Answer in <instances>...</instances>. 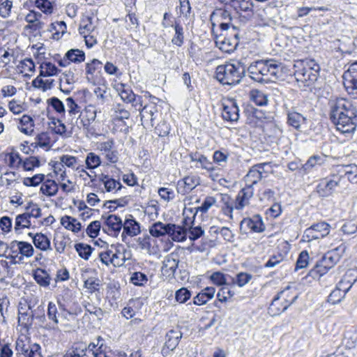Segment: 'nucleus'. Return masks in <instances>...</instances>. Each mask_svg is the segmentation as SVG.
<instances>
[{
  "mask_svg": "<svg viewBox=\"0 0 357 357\" xmlns=\"http://www.w3.org/2000/svg\"><path fill=\"white\" fill-rule=\"evenodd\" d=\"M356 109L352 102L343 98L336 97V132L349 137L356 130Z\"/></svg>",
  "mask_w": 357,
  "mask_h": 357,
  "instance_id": "f257e3e1",
  "label": "nucleus"
},
{
  "mask_svg": "<svg viewBox=\"0 0 357 357\" xmlns=\"http://www.w3.org/2000/svg\"><path fill=\"white\" fill-rule=\"evenodd\" d=\"M245 73V60L240 59L219 65L215 69V78L223 85L235 86L241 82Z\"/></svg>",
  "mask_w": 357,
  "mask_h": 357,
  "instance_id": "f03ea898",
  "label": "nucleus"
},
{
  "mask_svg": "<svg viewBox=\"0 0 357 357\" xmlns=\"http://www.w3.org/2000/svg\"><path fill=\"white\" fill-rule=\"evenodd\" d=\"M294 69L296 80L303 86H310L317 81L320 68L313 60H299L295 62Z\"/></svg>",
  "mask_w": 357,
  "mask_h": 357,
  "instance_id": "7ed1b4c3",
  "label": "nucleus"
},
{
  "mask_svg": "<svg viewBox=\"0 0 357 357\" xmlns=\"http://www.w3.org/2000/svg\"><path fill=\"white\" fill-rule=\"evenodd\" d=\"M351 261L345 259L343 265L338 267V274L344 273L338 284L336 285V291L338 290L343 293L342 297L345 296L352 285L357 281V268H351Z\"/></svg>",
  "mask_w": 357,
  "mask_h": 357,
  "instance_id": "20e7f679",
  "label": "nucleus"
},
{
  "mask_svg": "<svg viewBox=\"0 0 357 357\" xmlns=\"http://www.w3.org/2000/svg\"><path fill=\"white\" fill-rule=\"evenodd\" d=\"M259 68L264 83H267L272 78L278 79L282 72L281 63L273 59L259 60Z\"/></svg>",
  "mask_w": 357,
  "mask_h": 357,
  "instance_id": "39448f33",
  "label": "nucleus"
},
{
  "mask_svg": "<svg viewBox=\"0 0 357 357\" xmlns=\"http://www.w3.org/2000/svg\"><path fill=\"white\" fill-rule=\"evenodd\" d=\"M211 22V32L213 34L217 33L215 27L218 26L220 29L228 28L233 23V17L231 13L225 8H218L213 11L210 15Z\"/></svg>",
  "mask_w": 357,
  "mask_h": 357,
  "instance_id": "423d86ee",
  "label": "nucleus"
},
{
  "mask_svg": "<svg viewBox=\"0 0 357 357\" xmlns=\"http://www.w3.org/2000/svg\"><path fill=\"white\" fill-rule=\"evenodd\" d=\"M342 79L347 92L357 98V61L349 64L342 75Z\"/></svg>",
  "mask_w": 357,
  "mask_h": 357,
  "instance_id": "0eeeda50",
  "label": "nucleus"
},
{
  "mask_svg": "<svg viewBox=\"0 0 357 357\" xmlns=\"http://www.w3.org/2000/svg\"><path fill=\"white\" fill-rule=\"evenodd\" d=\"M286 293V290H282L279 291L273 298L270 306L268 307V311L271 316H277L282 314L283 312L287 310V308L291 305L297 300L298 296L295 295L291 301L285 298V302H280V300Z\"/></svg>",
  "mask_w": 357,
  "mask_h": 357,
  "instance_id": "6e6552de",
  "label": "nucleus"
},
{
  "mask_svg": "<svg viewBox=\"0 0 357 357\" xmlns=\"http://www.w3.org/2000/svg\"><path fill=\"white\" fill-rule=\"evenodd\" d=\"M334 253L333 251H329L326 253L319 261L314 267L310 270L309 275L313 278H319L326 274L329 269L332 268L334 266Z\"/></svg>",
  "mask_w": 357,
  "mask_h": 357,
  "instance_id": "1a4fd4ad",
  "label": "nucleus"
},
{
  "mask_svg": "<svg viewBox=\"0 0 357 357\" xmlns=\"http://www.w3.org/2000/svg\"><path fill=\"white\" fill-rule=\"evenodd\" d=\"M102 219L104 220L102 230L114 237H117L122 229L123 221L121 218L114 214L102 215Z\"/></svg>",
  "mask_w": 357,
  "mask_h": 357,
  "instance_id": "9d476101",
  "label": "nucleus"
},
{
  "mask_svg": "<svg viewBox=\"0 0 357 357\" xmlns=\"http://www.w3.org/2000/svg\"><path fill=\"white\" fill-rule=\"evenodd\" d=\"M329 228L330 225L325 222L314 224L305 230L303 237L307 241L324 238L329 234Z\"/></svg>",
  "mask_w": 357,
  "mask_h": 357,
  "instance_id": "9b49d317",
  "label": "nucleus"
},
{
  "mask_svg": "<svg viewBox=\"0 0 357 357\" xmlns=\"http://www.w3.org/2000/svg\"><path fill=\"white\" fill-rule=\"evenodd\" d=\"M240 227L245 232L261 233L265 230V225L260 215H254L251 218H243L241 222Z\"/></svg>",
  "mask_w": 357,
  "mask_h": 357,
  "instance_id": "f8f14e48",
  "label": "nucleus"
},
{
  "mask_svg": "<svg viewBox=\"0 0 357 357\" xmlns=\"http://www.w3.org/2000/svg\"><path fill=\"white\" fill-rule=\"evenodd\" d=\"M182 337V333L178 330H170L165 336V342L162 348L161 354L164 357L170 355L178 346Z\"/></svg>",
  "mask_w": 357,
  "mask_h": 357,
  "instance_id": "ddd939ff",
  "label": "nucleus"
},
{
  "mask_svg": "<svg viewBox=\"0 0 357 357\" xmlns=\"http://www.w3.org/2000/svg\"><path fill=\"white\" fill-rule=\"evenodd\" d=\"M85 53L79 49H70L68 50L63 59L57 60V63L61 67H67L71 63H80L85 60Z\"/></svg>",
  "mask_w": 357,
  "mask_h": 357,
  "instance_id": "4468645a",
  "label": "nucleus"
},
{
  "mask_svg": "<svg viewBox=\"0 0 357 357\" xmlns=\"http://www.w3.org/2000/svg\"><path fill=\"white\" fill-rule=\"evenodd\" d=\"M222 116L224 120L236 122L239 119V108L234 99H228L222 103Z\"/></svg>",
  "mask_w": 357,
  "mask_h": 357,
  "instance_id": "2eb2a0df",
  "label": "nucleus"
},
{
  "mask_svg": "<svg viewBox=\"0 0 357 357\" xmlns=\"http://www.w3.org/2000/svg\"><path fill=\"white\" fill-rule=\"evenodd\" d=\"M123 229L121 234V238L123 241H126L127 236H135L140 234V224L136 221L132 215H129L123 222Z\"/></svg>",
  "mask_w": 357,
  "mask_h": 357,
  "instance_id": "dca6fc26",
  "label": "nucleus"
},
{
  "mask_svg": "<svg viewBox=\"0 0 357 357\" xmlns=\"http://www.w3.org/2000/svg\"><path fill=\"white\" fill-rule=\"evenodd\" d=\"M214 36L215 44L220 50L226 53L233 52L239 43V40L231 37H218V33L213 34Z\"/></svg>",
  "mask_w": 357,
  "mask_h": 357,
  "instance_id": "f3484780",
  "label": "nucleus"
},
{
  "mask_svg": "<svg viewBox=\"0 0 357 357\" xmlns=\"http://www.w3.org/2000/svg\"><path fill=\"white\" fill-rule=\"evenodd\" d=\"M220 2L233 8L236 13L244 12L249 15L253 14L254 4L252 0H225Z\"/></svg>",
  "mask_w": 357,
  "mask_h": 357,
  "instance_id": "a211bd4d",
  "label": "nucleus"
},
{
  "mask_svg": "<svg viewBox=\"0 0 357 357\" xmlns=\"http://www.w3.org/2000/svg\"><path fill=\"white\" fill-rule=\"evenodd\" d=\"M254 188L250 185H247L241 189L236 196L235 202V208L237 210L243 209L245 206L250 204V199L253 197Z\"/></svg>",
  "mask_w": 357,
  "mask_h": 357,
  "instance_id": "6ab92c4d",
  "label": "nucleus"
},
{
  "mask_svg": "<svg viewBox=\"0 0 357 357\" xmlns=\"http://www.w3.org/2000/svg\"><path fill=\"white\" fill-rule=\"evenodd\" d=\"M100 184H102L106 192H114L120 190L123 185L119 180H116L107 174H100L98 176Z\"/></svg>",
  "mask_w": 357,
  "mask_h": 357,
  "instance_id": "aec40b11",
  "label": "nucleus"
},
{
  "mask_svg": "<svg viewBox=\"0 0 357 357\" xmlns=\"http://www.w3.org/2000/svg\"><path fill=\"white\" fill-rule=\"evenodd\" d=\"M140 112V117L144 126H153L154 115L157 112V107L155 105H145Z\"/></svg>",
  "mask_w": 357,
  "mask_h": 357,
  "instance_id": "412c9836",
  "label": "nucleus"
},
{
  "mask_svg": "<svg viewBox=\"0 0 357 357\" xmlns=\"http://www.w3.org/2000/svg\"><path fill=\"white\" fill-rule=\"evenodd\" d=\"M199 184V179L195 176H188L178 182V192L185 195L192 190Z\"/></svg>",
  "mask_w": 357,
  "mask_h": 357,
  "instance_id": "4be33fe9",
  "label": "nucleus"
},
{
  "mask_svg": "<svg viewBox=\"0 0 357 357\" xmlns=\"http://www.w3.org/2000/svg\"><path fill=\"white\" fill-rule=\"evenodd\" d=\"M189 157L191 162H196L199 165H196V167H201L208 172H213L215 170V167L213 163L206 157L198 151L191 152L189 154Z\"/></svg>",
  "mask_w": 357,
  "mask_h": 357,
  "instance_id": "5701e85b",
  "label": "nucleus"
},
{
  "mask_svg": "<svg viewBox=\"0 0 357 357\" xmlns=\"http://www.w3.org/2000/svg\"><path fill=\"white\" fill-rule=\"evenodd\" d=\"M114 145L113 139L107 140L100 144V150L105 155L107 160L112 163H116L119 159L117 151L113 150Z\"/></svg>",
  "mask_w": 357,
  "mask_h": 357,
  "instance_id": "b1692460",
  "label": "nucleus"
},
{
  "mask_svg": "<svg viewBox=\"0 0 357 357\" xmlns=\"http://www.w3.org/2000/svg\"><path fill=\"white\" fill-rule=\"evenodd\" d=\"M178 259H177V255L171 254L165 257L163 266L162 271L165 273L167 274L169 277L174 276L176 269L178 267Z\"/></svg>",
  "mask_w": 357,
  "mask_h": 357,
  "instance_id": "393cba45",
  "label": "nucleus"
},
{
  "mask_svg": "<svg viewBox=\"0 0 357 357\" xmlns=\"http://www.w3.org/2000/svg\"><path fill=\"white\" fill-rule=\"evenodd\" d=\"M172 223L164 224L162 222H156L149 227V233L154 237H160L169 234Z\"/></svg>",
  "mask_w": 357,
  "mask_h": 357,
  "instance_id": "a878e982",
  "label": "nucleus"
},
{
  "mask_svg": "<svg viewBox=\"0 0 357 357\" xmlns=\"http://www.w3.org/2000/svg\"><path fill=\"white\" fill-rule=\"evenodd\" d=\"M261 168L260 165H254L250 169L245 176L247 185L253 187L255 184H257L263 178L260 172Z\"/></svg>",
  "mask_w": 357,
  "mask_h": 357,
  "instance_id": "bb28decb",
  "label": "nucleus"
},
{
  "mask_svg": "<svg viewBox=\"0 0 357 357\" xmlns=\"http://www.w3.org/2000/svg\"><path fill=\"white\" fill-rule=\"evenodd\" d=\"M215 289L213 287H208L199 292L193 300V303L197 305H202L211 300L215 294Z\"/></svg>",
  "mask_w": 357,
  "mask_h": 357,
  "instance_id": "cd10ccee",
  "label": "nucleus"
},
{
  "mask_svg": "<svg viewBox=\"0 0 357 357\" xmlns=\"http://www.w3.org/2000/svg\"><path fill=\"white\" fill-rule=\"evenodd\" d=\"M0 158H3L8 166L10 168H17L22 165V160L17 151L10 153H2L0 154Z\"/></svg>",
  "mask_w": 357,
  "mask_h": 357,
  "instance_id": "c85d7f7f",
  "label": "nucleus"
},
{
  "mask_svg": "<svg viewBox=\"0 0 357 357\" xmlns=\"http://www.w3.org/2000/svg\"><path fill=\"white\" fill-rule=\"evenodd\" d=\"M169 236L174 241L182 242L186 240L188 229L175 224L171 225Z\"/></svg>",
  "mask_w": 357,
  "mask_h": 357,
  "instance_id": "c756f323",
  "label": "nucleus"
},
{
  "mask_svg": "<svg viewBox=\"0 0 357 357\" xmlns=\"http://www.w3.org/2000/svg\"><path fill=\"white\" fill-rule=\"evenodd\" d=\"M61 224L66 229L74 233H78L82 229V225L76 218L70 215H64L61 219Z\"/></svg>",
  "mask_w": 357,
  "mask_h": 357,
  "instance_id": "7c9ffc66",
  "label": "nucleus"
},
{
  "mask_svg": "<svg viewBox=\"0 0 357 357\" xmlns=\"http://www.w3.org/2000/svg\"><path fill=\"white\" fill-rule=\"evenodd\" d=\"M58 190L59 187L57 183L51 179L44 180L40 188V192L47 197L56 195Z\"/></svg>",
  "mask_w": 357,
  "mask_h": 357,
  "instance_id": "2f4dec72",
  "label": "nucleus"
},
{
  "mask_svg": "<svg viewBox=\"0 0 357 357\" xmlns=\"http://www.w3.org/2000/svg\"><path fill=\"white\" fill-rule=\"evenodd\" d=\"M173 28L174 29L175 33L172 38V43L177 47H181L184 43V30L180 20L174 21Z\"/></svg>",
  "mask_w": 357,
  "mask_h": 357,
  "instance_id": "473e14b6",
  "label": "nucleus"
},
{
  "mask_svg": "<svg viewBox=\"0 0 357 357\" xmlns=\"http://www.w3.org/2000/svg\"><path fill=\"white\" fill-rule=\"evenodd\" d=\"M96 340L98 348L94 353V357H112V350L105 344V340L101 336H98Z\"/></svg>",
  "mask_w": 357,
  "mask_h": 357,
  "instance_id": "72a5a7b5",
  "label": "nucleus"
},
{
  "mask_svg": "<svg viewBox=\"0 0 357 357\" xmlns=\"http://www.w3.org/2000/svg\"><path fill=\"white\" fill-rule=\"evenodd\" d=\"M34 245L43 251L50 249V240L43 234H36L33 236Z\"/></svg>",
  "mask_w": 357,
  "mask_h": 357,
  "instance_id": "f704fd0d",
  "label": "nucleus"
},
{
  "mask_svg": "<svg viewBox=\"0 0 357 357\" xmlns=\"http://www.w3.org/2000/svg\"><path fill=\"white\" fill-rule=\"evenodd\" d=\"M60 70L50 61H45L40 66V77H50L56 75Z\"/></svg>",
  "mask_w": 357,
  "mask_h": 357,
  "instance_id": "c9c22d12",
  "label": "nucleus"
},
{
  "mask_svg": "<svg viewBox=\"0 0 357 357\" xmlns=\"http://www.w3.org/2000/svg\"><path fill=\"white\" fill-rule=\"evenodd\" d=\"M25 20L28 24L25 26L26 30H31L32 32H39L45 26V23L41 20L33 18L31 15L27 14Z\"/></svg>",
  "mask_w": 357,
  "mask_h": 357,
  "instance_id": "e433bc0d",
  "label": "nucleus"
},
{
  "mask_svg": "<svg viewBox=\"0 0 357 357\" xmlns=\"http://www.w3.org/2000/svg\"><path fill=\"white\" fill-rule=\"evenodd\" d=\"M259 60L255 61L248 68L246 67V71H248L252 79L259 83H264V79H262V77L259 75Z\"/></svg>",
  "mask_w": 357,
  "mask_h": 357,
  "instance_id": "4c0bfd02",
  "label": "nucleus"
},
{
  "mask_svg": "<svg viewBox=\"0 0 357 357\" xmlns=\"http://www.w3.org/2000/svg\"><path fill=\"white\" fill-rule=\"evenodd\" d=\"M216 203V199L215 197L211 196H208L205 198L203 203L200 206L196 207L195 208H190L189 211L192 212L195 210V213L193 215V218H195V216L198 211L202 212V213H206L208 209L213 206Z\"/></svg>",
  "mask_w": 357,
  "mask_h": 357,
  "instance_id": "58836bf2",
  "label": "nucleus"
},
{
  "mask_svg": "<svg viewBox=\"0 0 357 357\" xmlns=\"http://www.w3.org/2000/svg\"><path fill=\"white\" fill-rule=\"evenodd\" d=\"M115 249L116 252H113L112 255V264L116 267H119L123 266L126 261V257L121 252V250H124V248L122 245H118Z\"/></svg>",
  "mask_w": 357,
  "mask_h": 357,
  "instance_id": "ea45409f",
  "label": "nucleus"
},
{
  "mask_svg": "<svg viewBox=\"0 0 357 357\" xmlns=\"http://www.w3.org/2000/svg\"><path fill=\"white\" fill-rule=\"evenodd\" d=\"M75 249L78 255L85 259L88 260L94 250L91 245L83 243H78L75 245Z\"/></svg>",
  "mask_w": 357,
  "mask_h": 357,
  "instance_id": "a19ab883",
  "label": "nucleus"
},
{
  "mask_svg": "<svg viewBox=\"0 0 357 357\" xmlns=\"http://www.w3.org/2000/svg\"><path fill=\"white\" fill-rule=\"evenodd\" d=\"M96 109L95 107L92 105H89L85 107L84 109V116L83 117L82 121L83 123L84 127H88L91 123L95 121L96 118Z\"/></svg>",
  "mask_w": 357,
  "mask_h": 357,
  "instance_id": "79ce46f5",
  "label": "nucleus"
},
{
  "mask_svg": "<svg viewBox=\"0 0 357 357\" xmlns=\"http://www.w3.org/2000/svg\"><path fill=\"white\" fill-rule=\"evenodd\" d=\"M251 100L259 106H264L268 103V97L262 91L253 89L250 91Z\"/></svg>",
  "mask_w": 357,
  "mask_h": 357,
  "instance_id": "37998d69",
  "label": "nucleus"
},
{
  "mask_svg": "<svg viewBox=\"0 0 357 357\" xmlns=\"http://www.w3.org/2000/svg\"><path fill=\"white\" fill-rule=\"evenodd\" d=\"M45 178L43 174H37L31 177H25L22 180V183L27 187H36L40 184L42 185Z\"/></svg>",
  "mask_w": 357,
  "mask_h": 357,
  "instance_id": "c03bdc74",
  "label": "nucleus"
},
{
  "mask_svg": "<svg viewBox=\"0 0 357 357\" xmlns=\"http://www.w3.org/2000/svg\"><path fill=\"white\" fill-rule=\"evenodd\" d=\"M85 165L86 168L88 169H96L101 165V159L100 156L95 153L90 152L86 157Z\"/></svg>",
  "mask_w": 357,
  "mask_h": 357,
  "instance_id": "a18cd8bd",
  "label": "nucleus"
},
{
  "mask_svg": "<svg viewBox=\"0 0 357 357\" xmlns=\"http://www.w3.org/2000/svg\"><path fill=\"white\" fill-rule=\"evenodd\" d=\"M288 123L298 130L301 127V123L305 121V118L302 114L298 112H290L288 114L287 118Z\"/></svg>",
  "mask_w": 357,
  "mask_h": 357,
  "instance_id": "49530a36",
  "label": "nucleus"
},
{
  "mask_svg": "<svg viewBox=\"0 0 357 357\" xmlns=\"http://www.w3.org/2000/svg\"><path fill=\"white\" fill-rule=\"evenodd\" d=\"M42 77H37L32 81V86L34 88L41 89L43 91L50 89L54 86V79L43 80Z\"/></svg>",
  "mask_w": 357,
  "mask_h": 357,
  "instance_id": "de8ad7c7",
  "label": "nucleus"
},
{
  "mask_svg": "<svg viewBox=\"0 0 357 357\" xmlns=\"http://www.w3.org/2000/svg\"><path fill=\"white\" fill-rule=\"evenodd\" d=\"M220 31V33L218 34V37H231L239 40V30L234 24L228 25V28L221 29Z\"/></svg>",
  "mask_w": 357,
  "mask_h": 357,
  "instance_id": "09e8293b",
  "label": "nucleus"
},
{
  "mask_svg": "<svg viewBox=\"0 0 357 357\" xmlns=\"http://www.w3.org/2000/svg\"><path fill=\"white\" fill-rule=\"evenodd\" d=\"M95 29L93 24V18L91 17H86L82 19L79 27L80 34L91 33Z\"/></svg>",
  "mask_w": 357,
  "mask_h": 357,
  "instance_id": "8fccbe9b",
  "label": "nucleus"
},
{
  "mask_svg": "<svg viewBox=\"0 0 357 357\" xmlns=\"http://www.w3.org/2000/svg\"><path fill=\"white\" fill-rule=\"evenodd\" d=\"M34 279L40 286L47 287L50 284V278L47 271L45 270H38L34 273Z\"/></svg>",
  "mask_w": 357,
  "mask_h": 357,
  "instance_id": "3c124183",
  "label": "nucleus"
},
{
  "mask_svg": "<svg viewBox=\"0 0 357 357\" xmlns=\"http://www.w3.org/2000/svg\"><path fill=\"white\" fill-rule=\"evenodd\" d=\"M113 110L114 112V118L116 120L123 121L130 118V114L129 111L125 109L123 105L121 104L114 105Z\"/></svg>",
  "mask_w": 357,
  "mask_h": 357,
  "instance_id": "603ef678",
  "label": "nucleus"
},
{
  "mask_svg": "<svg viewBox=\"0 0 357 357\" xmlns=\"http://www.w3.org/2000/svg\"><path fill=\"white\" fill-rule=\"evenodd\" d=\"M344 170L345 178L350 183H357V165L354 164L347 165Z\"/></svg>",
  "mask_w": 357,
  "mask_h": 357,
  "instance_id": "864d4df0",
  "label": "nucleus"
},
{
  "mask_svg": "<svg viewBox=\"0 0 357 357\" xmlns=\"http://www.w3.org/2000/svg\"><path fill=\"white\" fill-rule=\"evenodd\" d=\"M26 214L22 213L17 215L15 223V230L17 231L22 228H29L31 226L30 218H27Z\"/></svg>",
  "mask_w": 357,
  "mask_h": 357,
  "instance_id": "5fc2aeb1",
  "label": "nucleus"
},
{
  "mask_svg": "<svg viewBox=\"0 0 357 357\" xmlns=\"http://www.w3.org/2000/svg\"><path fill=\"white\" fill-rule=\"evenodd\" d=\"M22 165L25 171H33L35 167L40 166V161L36 156H30L22 160Z\"/></svg>",
  "mask_w": 357,
  "mask_h": 357,
  "instance_id": "6e6d98bb",
  "label": "nucleus"
},
{
  "mask_svg": "<svg viewBox=\"0 0 357 357\" xmlns=\"http://www.w3.org/2000/svg\"><path fill=\"white\" fill-rule=\"evenodd\" d=\"M323 159L321 157L313 155L311 156L304 165H302V168L305 173H307L317 165H321Z\"/></svg>",
  "mask_w": 357,
  "mask_h": 357,
  "instance_id": "4d7b16f0",
  "label": "nucleus"
},
{
  "mask_svg": "<svg viewBox=\"0 0 357 357\" xmlns=\"http://www.w3.org/2000/svg\"><path fill=\"white\" fill-rule=\"evenodd\" d=\"M121 99L127 102H131L135 99V94L133 93L132 89L128 87L126 84H121V87L119 89Z\"/></svg>",
  "mask_w": 357,
  "mask_h": 357,
  "instance_id": "13d9d810",
  "label": "nucleus"
},
{
  "mask_svg": "<svg viewBox=\"0 0 357 357\" xmlns=\"http://www.w3.org/2000/svg\"><path fill=\"white\" fill-rule=\"evenodd\" d=\"M100 281L98 278H89L84 280V287L92 294L99 291Z\"/></svg>",
  "mask_w": 357,
  "mask_h": 357,
  "instance_id": "bf43d9fd",
  "label": "nucleus"
},
{
  "mask_svg": "<svg viewBox=\"0 0 357 357\" xmlns=\"http://www.w3.org/2000/svg\"><path fill=\"white\" fill-rule=\"evenodd\" d=\"M26 212L24 214L28 215L27 218H38L41 216V209L38 207L37 204H34L32 202H29L25 208Z\"/></svg>",
  "mask_w": 357,
  "mask_h": 357,
  "instance_id": "052dcab7",
  "label": "nucleus"
},
{
  "mask_svg": "<svg viewBox=\"0 0 357 357\" xmlns=\"http://www.w3.org/2000/svg\"><path fill=\"white\" fill-rule=\"evenodd\" d=\"M34 249L31 243L26 241H20L18 243V252L26 257L33 255Z\"/></svg>",
  "mask_w": 357,
  "mask_h": 357,
  "instance_id": "680f3d73",
  "label": "nucleus"
},
{
  "mask_svg": "<svg viewBox=\"0 0 357 357\" xmlns=\"http://www.w3.org/2000/svg\"><path fill=\"white\" fill-rule=\"evenodd\" d=\"M68 351L74 353L75 355L79 357H86V343L83 342H75L70 348Z\"/></svg>",
  "mask_w": 357,
  "mask_h": 357,
  "instance_id": "e2e57ef3",
  "label": "nucleus"
},
{
  "mask_svg": "<svg viewBox=\"0 0 357 357\" xmlns=\"http://www.w3.org/2000/svg\"><path fill=\"white\" fill-rule=\"evenodd\" d=\"M130 282L135 286H143L147 281L148 278L145 273L142 272H134L130 279Z\"/></svg>",
  "mask_w": 357,
  "mask_h": 357,
  "instance_id": "0e129e2a",
  "label": "nucleus"
},
{
  "mask_svg": "<svg viewBox=\"0 0 357 357\" xmlns=\"http://www.w3.org/2000/svg\"><path fill=\"white\" fill-rule=\"evenodd\" d=\"M101 228V223L98 220L91 222L86 229V234L91 238H96L98 236Z\"/></svg>",
  "mask_w": 357,
  "mask_h": 357,
  "instance_id": "69168bd1",
  "label": "nucleus"
},
{
  "mask_svg": "<svg viewBox=\"0 0 357 357\" xmlns=\"http://www.w3.org/2000/svg\"><path fill=\"white\" fill-rule=\"evenodd\" d=\"M47 102L49 105L52 106V108L59 114H65V106L63 102L56 97H52L47 100Z\"/></svg>",
  "mask_w": 357,
  "mask_h": 357,
  "instance_id": "338daca9",
  "label": "nucleus"
},
{
  "mask_svg": "<svg viewBox=\"0 0 357 357\" xmlns=\"http://www.w3.org/2000/svg\"><path fill=\"white\" fill-rule=\"evenodd\" d=\"M340 231L344 234H353L357 231V220H351L345 222L341 227Z\"/></svg>",
  "mask_w": 357,
  "mask_h": 357,
  "instance_id": "774afa93",
  "label": "nucleus"
}]
</instances>
